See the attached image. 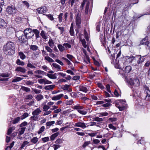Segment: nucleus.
Returning <instances> with one entry per match:
<instances>
[{"instance_id":"nucleus-1","label":"nucleus","mask_w":150,"mask_h":150,"mask_svg":"<svg viewBox=\"0 0 150 150\" xmlns=\"http://www.w3.org/2000/svg\"><path fill=\"white\" fill-rule=\"evenodd\" d=\"M15 45L11 41H8L3 47L4 53L6 54L11 55L14 54L15 52Z\"/></svg>"},{"instance_id":"nucleus-2","label":"nucleus","mask_w":150,"mask_h":150,"mask_svg":"<svg viewBox=\"0 0 150 150\" xmlns=\"http://www.w3.org/2000/svg\"><path fill=\"white\" fill-rule=\"evenodd\" d=\"M146 56H142L140 55H138L135 56L131 55L130 56H127L128 57V59L130 63H132V65L137 66L143 61V59H142V57H144Z\"/></svg>"},{"instance_id":"nucleus-3","label":"nucleus","mask_w":150,"mask_h":150,"mask_svg":"<svg viewBox=\"0 0 150 150\" xmlns=\"http://www.w3.org/2000/svg\"><path fill=\"white\" fill-rule=\"evenodd\" d=\"M132 75H129V80L127 81L131 86L133 85L135 87H138L139 85V80L138 79H135L133 80L132 77V76H134L135 75L134 73H132Z\"/></svg>"},{"instance_id":"nucleus-4","label":"nucleus","mask_w":150,"mask_h":150,"mask_svg":"<svg viewBox=\"0 0 150 150\" xmlns=\"http://www.w3.org/2000/svg\"><path fill=\"white\" fill-rule=\"evenodd\" d=\"M6 10L8 14L11 15L16 13V9L14 6L11 5L8 6Z\"/></svg>"},{"instance_id":"nucleus-5","label":"nucleus","mask_w":150,"mask_h":150,"mask_svg":"<svg viewBox=\"0 0 150 150\" xmlns=\"http://www.w3.org/2000/svg\"><path fill=\"white\" fill-rule=\"evenodd\" d=\"M81 13L79 11L77 13V14L75 18L76 23V25L79 28L80 26L81 23Z\"/></svg>"},{"instance_id":"nucleus-6","label":"nucleus","mask_w":150,"mask_h":150,"mask_svg":"<svg viewBox=\"0 0 150 150\" xmlns=\"http://www.w3.org/2000/svg\"><path fill=\"white\" fill-rule=\"evenodd\" d=\"M28 38L25 36V34L21 36V37H20L18 40H20V41L22 45L23 44H24L25 45L28 44Z\"/></svg>"},{"instance_id":"nucleus-7","label":"nucleus","mask_w":150,"mask_h":150,"mask_svg":"<svg viewBox=\"0 0 150 150\" xmlns=\"http://www.w3.org/2000/svg\"><path fill=\"white\" fill-rule=\"evenodd\" d=\"M75 126L78 127H81L82 128L84 129L88 126V125L83 122H78L75 124Z\"/></svg>"},{"instance_id":"nucleus-8","label":"nucleus","mask_w":150,"mask_h":150,"mask_svg":"<svg viewBox=\"0 0 150 150\" xmlns=\"http://www.w3.org/2000/svg\"><path fill=\"white\" fill-rule=\"evenodd\" d=\"M46 7L44 6L43 7L38 8L37 9V10L38 13H43L46 12Z\"/></svg>"},{"instance_id":"nucleus-9","label":"nucleus","mask_w":150,"mask_h":150,"mask_svg":"<svg viewBox=\"0 0 150 150\" xmlns=\"http://www.w3.org/2000/svg\"><path fill=\"white\" fill-rule=\"evenodd\" d=\"M7 24L4 20L1 18H0V28H4L6 27Z\"/></svg>"},{"instance_id":"nucleus-10","label":"nucleus","mask_w":150,"mask_h":150,"mask_svg":"<svg viewBox=\"0 0 150 150\" xmlns=\"http://www.w3.org/2000/svg\"><path fill=\"white\" fill-rule=\"evenodd\" d=\"M148 44H150V42L146 40V38H143L139 44V45H147Z\"/></svg>"},{"instance_id":"nucleus-11","label":"nucleus","mask_w":150,"mask_h":150,"mask_svg":"<svg viewBox=\"0 0 150 150\" xmlns=\"http://www.w3.org/2000/svg\"><path fill=\"white\" fill-rule=\"evenodd\" d=\"M64 95L62 94H61L56 96H54L52 98V99L54 100H57L60 99Z\"/></svg>"},{"instance_id":"nucleus-12","label":"nucleus","mask_w":150,"mask_h":150,"mask_svg":"<svg viewBox=\"0 0 150 150\" xmlns=\"http://www.w3.org/2000/svg\"><path fill=\"white\" fill-rule=\"evenodd\" d=\"M15 71H20L23 73H25L26 71V70L23 67H17Z\"/></svg>"},{"instance_id":"nucleus-13","label":"nucleus","mask_w":150,"mask_h":150,"mask_svg":"<svg viewBox=\"0 0 150 150\" xmlns=\"http://www.w3.org/2000/svg\"><path fill=\"white\" fill-rule=\"evenodd\" d=\"M47 76L50 78L52 79H56L57 78V74L55 73L53 74H47Z\"/></svg>"},{"instance_id":"nucleus-14","label":"nucleus","mask_w":150,"mask_h":150,"mask_svg":"<svg viewBox=\"0 0 150 150\" xmlns=\"http://www.w3.org/2000/svg\"><path fill=\"white\" fill-rule=\"evenodd\" d=\"M24 34V32L22 31H18L16 32V37L19 38L23 35Z\"/></svg>"},{"instance_id":"nucleus-15","label":"nucleus","mask_w":150,"mask_h":150,"mask_svg":"<svg viewBox=\"0 0 150 150\" xmlns=\"http://www.w3.org/2000/svg\"><path fill=\"white\" fill-rule=\"evenodd\" d=\"M15 129V127H10L8 130V131L7 134L8 135H9L12 131Z\"/></svg>"},{"instance_id":"nucleus-16","label":"nucleus","mask_w":150,"mask_h":150,"mask_svg":"<svg viewBox=\"0 0 150 150\" xmlns=\"http://www.w3.org/2000/svg\"><path fill=\"white\" fill-rule=\"evenodd\" d=\"M59 134V133L57 132L53 134L50 136V138L51 140L52 141L54 140L55 138Z\"/></svg>"},{"instance_id":"nucleus-17","label":"nucleus","mask_w":150,"mask_h":150,"mask_svg":"<svg viewBox=\"0 0 150 150\" xmlns=\"http://www.w3.org/2000/svg\"><path fill=\"white\" fill-rule=\"evenodd\" d=\"M52 66L54 67L57 69V71L59 70L62 71L61 67L59 65L57 64L56 63H53L52 64Z\"/></svg>"},{"instance_id":"nucleus-18","label":"nucleus","mask_w":150,"mask_h":150,"mask_svg":"<svg viewBox=\"0 0 150 150\" xmlns=\"http://www.w3.org/2000/svg\"><path fill=\"white\" fill-rule=\"evenodd\" d=\"M41 111L39 108H37L34 111L32 112V114L33 115H36L39 114V113L41 112Z\"/></svg>"},{"instance_id":"nucleus-19","label":"nucleus","mask_w":150,"mask_h":150,"mask_svg":"<svg viewBox=\"0 0 150 150\" xmlns=\"http://www.w3.org/2000/svg\"><path fill=\"white\" fill-rule=\"evenodd\" d=\"M54 86L55 85H54L47 86L45 87L44 88L45 90H52L53 89Z\"/></svg>"},{"instance_id":"nucleus-20","label":"nucleus","mask_w":150,"mask_h":150,"mask_svg":"<svg viewBox=\"0 0 150 150\" xmlns=\"http://www.w3.org/2000/svg\"><path fill=\"white\" fill-rule=\"evenodd\" d=\"M30 49L33 51H35L38 50V47L36 45H31L30 46Z\"/></svg>"},{"instance_id":"nucleus-21","label":"nucleus","mask_w":150,"mask_h":150,"mask_svg":"<svg viewBox=\"0 0 150 150\" xmlns=\"http://www.w3.org/2000/svg\"><path fill=\"white\" fill-rule=\"evenodd\" d=\"M89 4L90 3L89 2H87L86 3L85 11V13L86 14H87L88 13Z\"/></svg>"},{"instance_id":"nucleus-22","label":"nucleus","mask_w":150,"mask_h":150,"mask_svg":"<svg viewBox=\"0 0 150 150\" xmlns=\"http://www.w3.org/2000/svg\"><path fill=\"white\" fill-rule=\"evenodd\" d=\"M32 30L30 28H27L24 30L23 31L24 34H25L26 36L31 32Z\"/></svg>"},{"instance_id":"nucleus-23","label":"nucleus","mask_w":150,"mask_h":150,"mask_svg":"<svg viewBox=\"0 0 150 150\" xmlns=\"http://www.w3.org/2000/svg\"><path fill=\"white\" fill-rule=\"evenodd\" d=\"M23 78L20 77H16L14 79H13L12 81V82H15L17 81H19L22 80Z\"/></svg>"},{"instance_id":"nucleus-24","label":"nucleus","mask_w":150,"mask_h":150,"mask_svg":"<svg viewBox=\"0 0 150 150\" xmlns=\"http://www.w3.org/2000/svg\"><path fill=\"white\" fill-rule=\"evenodd\" d=\"M34 35V33L33 32V30L31 31L26 36L28 38V39H30V38H32V37Z\"/></svg>"},{"instance_id":"nucleus-25","label":"nucleus","mask_w":150,"mask_h":150,"mask_svg":"<svg viewBox=\"0 0 150 150\" xmlns=\"http://www.w3.org/2000/svg\"><path fill=\"white\" fill-rule=\"evenodd\" d=\"M132 70V67L130 66H128L126 67L125 68V72L129 73Z\"/></svg>"},{"instance_id":"nucleus-26","label":"nucleus","mask_w":150,"mask_h":150,"mask_svg":"<svg viewBox=\"0 0 150 150\" xmlns=\"http://www.w3.org/2000/svg\"><path fill=\"white\" fill-rule=\"evenodd\" d=\"M21 119V118L20 117H17L13 120V124H15L18 123Z\"/></svg>"},{"instance_id":"nucleus-27","label":"nucleus","mask_w":150,"mask_h":150,"mask_svg":"<svg viewBox=\"0 0 150 150\" xmlns=\"http://www.w3.org/2000/svg\"><path fill=\"white\" fill-rule=\"evenodd\" d=\"M38 140V138L37 137H33L32 139H31L30 141L31 142L33 143L34 144H35L37 143Z\"/></svg>"},{"instance_id":"nucleus-28","label":"nucleus","mask_w":150,"mask_h":150,"mask_svg":"<svg viewBox=\"0 0 150 150\" xmlns=\"http://www.w3.org/2000/svg\"><path fill=\"white\" fill-rule=\"evenodd\" d=\"M57 46L59 51L61 52H62L65 50V47L61 44H59Z\"/></svg>"},{"instance_id":"nucleus-29","label":"nucleus","mask_w":150,"mask_h":150,"mask_svg":"<svg viewBox=\"0 0 150 150\" xmlns=\"http://www.w3.org/2000/svg\"><path fill=\"white\" fill-rule=\"evenodd\" d=\"M25 129L26 127H21L19 132L18 134L20 135H21L23 134Z\"/></svg>"},{"instance_id":"nucleus-30","label":"nucleus","mask_w":150,"mask_h":150,"mask_svg":"<svg viewBox=\"0 0 150 150\" xmlns=\"http://www.w3.org/2000/svg\"><path fill=\"white\" fill-rule=\"evenodd\" d=\"M40 35L42 38L46 40L47 38V36L45 34L44 31L42 30L41 31Z\"/></svg>"},{"instance_id":"nucleus-31","label":"nucleus","mask_w":150,"mask_h":150,"mask_svg":"<svg viewBox=\"0 0 150 150\" xmlns=\"http://www.w3.org/2000/svg\"><path fill=\"white\" fill-rule=\"evenodd\" d=\"M18 54L21 59H23L25 58L26 56L22 52H19Z\"/></svg>"},{"instance_id":"nucleus-32","label":"nucleus","mask_w":150,"mask_h":150,"mask_svg":"<svg viewBox=\"0 0 150 150\" xmlns=\"http://www.w3.org/2000/svg\"><path fill=\"white\" fill-rule=\"evenodd\" d=\"M48 43L49 45L52 48L53 47L54 42H53V40L52 39H50L48 42Z\"/></svg>"},{"instance_id":"nucleus-33","label":"nucleus","mask_w":150,"mask_h":150,"mask_svg":"<svg viewBox=\"0 0 150 150\" xmlns=\"http://www.w3.org/2000/svg\"><path fill=\"white\" fill-rule=\"evenodd\" d=\"M43 98V96L41 94L38 95L36 97V99L38 101L40 100Z\"/></svg>"},{"instance_id":"nucleus-34","label":"nucleus","mask_w":150,"mask_h":150,"mask_svg":"<svg viewBox=\"0 0 150 150\" xmlns=\"http://www.w3.org/2000/svg\"><path fill=\"white\" fill-rule=\"evenodd\" d=\"M63 14L62 13H60L58 16L59 22V23H61L62 21V16Z\"/></svg>"},{"instance_id":"nucleus-35","label":"nucleus","mask_w":150,"mask_h":150,"mask_svg":"<svg viewBox=\"0 0 150 150\" xmlns=\"http://www.w3.org/2000/svg\"><path fill=\"white\" fill-rule=\"evenodd\" d=\"M16 62L18 65L23 66L24 64V62L23 61H21L19 59H18Z\"/></svg>"},{"instance_id":"nucleus-36","label":"nucleus","mask_w":150,"mask_h":150,"mask_svg":"<svg viewBox=\"0 0 150 150\" xmlns=\"http://www.w3.org/2000/svg\"><path fill=\"white\" fill-rule=\"evenodd\" d=\"M21 88L22 90L25 91L26 92H30V89L29 88L25 86H23Z\"/></svg>"},{"instance_id":"nucleus-37","label":"nucleus","mask_w":150,"mask_h":150,"mask_svg":"<svg viewBox=\"0 0 150 150\" xmlns=\"http://www.w3.org/2000/svg\"><path fill=\"white\" fill-rule=\"evenodd\" d=\"M87 0H84L82 3L81 4V6H80V9L81 10H82L83 9V7H84V5L85 4L86 2H87Z\"/></svg>"},{"instance_id":"nucleus-38","label":"nucleus","mask_w":150,"mask_h":150,"mask_svg":"<svg viewBox=\"0 0 150 150\" xmlns=\"http://www.w3.org/2000/svg\"><path fill=\"white\" fill-rule=\"evenodd\" d=\"M79 90L85 92H87L88 91L86 88L84 86H81L80 87Z\"/></svg>"},{"instance_id":"nucleus-39","label":"nucleus","mask_w":150,"mask_h":150,"mask_svg":"<svg viewBox=\"0 0 150 150\" xmlns=\"http://www.w3.org/2000/svg\"><path fill=\"white\" fill-rule=\"evenodd\" d=\"M62 59L65 60L68 65L70 66H71V65H72V64L68 59L63 57L62 58Z\"/></svg>"},{"instance_id":"nucleus-40","label":"nucleus","mask_w":150,"mask_h":150,"mask_svg":"<svg viewBox=\"0 0 150 150\" xmlns=\"http://www.w3.org/2000/svg\"><path fill=\"white\" fill-rule=\"evenodd\" d=\"M28 116V114L27 112L24 113V114L21 116V119L23 120Z\"/></svg>"},{"instance_id":"nucleus-41","label":"nucleus","mask_w":150,"mask_h":150,"mask_svg":"<svg viewBox=\"0 0 150 150\" xmlns=\"http://www.w3.org/2000/svg\"><path fill=\"white\" fill-rule=\"evenodd\" d=\"M45 59L50 62H54V60L48 56H46L45 57Z\"/></svg>"},{"instance_id":"nucleus-42","label":"nucleus","mask_w":150,"mask_h":150,"mask_svg":"<svg viewBox=\"0 0 150 150\" xmlns=\"http://www.w3.org/2000/svg\"><path fill=\"white\" fill-rule=\"evenodd\" d=\"M10 74L8 73H2L0 74V76L3 77H7L9 76Z\"/></svg>"},{"instance_id":"nucleus-43","label":"nucleus","mask_w":150,"mask_h":150,"mask_svg":"<svg viewBox=\"0 0 150 150\" xmlns=\"http://www.w3.org/2000/svg\"><path fill=\"white\" fill-rule=\"evenodd\" d=\"M70 85L66 84L64 86H63L62 88L64 90H67L69 89Z\"/></svg>"},{"instance_id":"nucleus-44","label":"nucleus","mask_w":150,"mask_h":150,"mask_svg":"<svg viewBox=\"0 0 150 150\" xmlns=\"http://www.w3.org/2000/svg\"><path fill=\"white\" fill-rule=\"evenodd\" d=\"M73 108L74 109L80 110V109H82V106H81L79 105H76L74 106L73 107Z\"/></svg>"},{"instance_id":"nucleus-45","label":"nucleus","mask_w":150,"mask_h":150,"mask_svg":"<svg viewBox=\"0 0 150 150\" xmlns=\"http://www.w3.org/2000/svg\"><path fill=\"white\" fill-rule=\"evenodd\" d=\"M45 129V127L44 126H42L40 129L38 131V133L40 134L42 132H43Z\"/></svg>"},{"instance_id":"nucleus-46","label":"nucleus","mask_w":150,"mask_h":150,"mask_svg":"<svg viewBox=\"0 0 150 150\" xmlns=\"http://www.w3.org/2000/svg\"><path fill=\"white\" fill-rule=\"evenodd\" d=\"M28 123L26 122H24L21 123L20 125V127H24L27 125Z\"/></svg>"},{"instance_id":"nucleus-47","label":"nucleus","mask_w":150,"mask_h":150,"mask_svg":"<svg viewBox=\"0 0 150 150\" xmlns=\"http://www.w3.org/2000/svg\"><path fill=\"white\" fill-rule=\"evenodd\" d=\"M29 143V142L27 141H24L22 145H21V148L23 149L24 147L26 145Z\"/></svg>"},{"instance_id":"nucleus-48","label":"nucleus","mask_w":150,"mask_h":150,"mask_svg":"<svg viewBox=\"0 0 150 150\" xmlns=\"http://www.w3.org/2000/svg\"><path fill=\"white\" fill-rule=\"evenodd\" d=\"M33 116H32L30 118L31 120H36L38 119L39 116L38 115H33Z\"/></svg>"},{"instance_id":"nucleus-49","label":"nucleus","mask_w":150,"mask_h":150,"mask_svg":"<svg viewBox=\"0 0 150 150\" xmlns=\"http://www.w3.org/2000/svg\"><path fill=\"white\" fill-rule=\"evenodd\" d=\"M35 73L38 74H43L45 73L44 71L40 70H37L34 71Z\"/></svg>"},{"instance_id":"nucleus-50","label":"nucleus","mask_w":150,"mask_h":150,"mask_svg":"<svg viewBox=\"0 0 150 150\" xmlns=\"http://www.w3.org/2000/svg\"><path fill=\"white\" fill-rule=\"evenodd\" d=\"M91 144V142L90 141L86 142H84L83 144L82 145V147L85 148L88 144Z\"/></svg>"},{"instance_id":"nucleus-51","label":"nucleus","mask_w":150,"mask_h":150,"mask_svg":"<svg viewBox=\"0 0 150 150\" xmlns=\"http://www.w3.org/2000/svg\"><path fill=\"white\" fill-rule=\"evenodd\" d=\"M54 123L55 121H54L48 122L46 123V125L48 126H50L54 124Z\"/></svg>"},{"instance_id":"nucleus-52","label":"nucleus","mask_w":150,"mask_h":150,"mask_svg":"<svg viewBox=\"0 0 150 150\" xmlns=\"http://www.w3.org/2000/svg\"><path fill=\"white\" fill-rule=\"evenodd\" d=\"M94 120L98 122H100L103 121V119L102 118H100L98 117H96L94 118Z\"/></svg>"},{"instance_id":"nucleus-53","label":"nucleus","mask_w":150,"mask_h":150,"mask_svg":"<svg viewBox=\"0 0 150 150\" xmlns=\"http://www.w3.org/2000/svg\"><path fill=\"white\" fill-rule=\"evenodd\" d=\"M42 140L44 142H45L48 141L49 140V138L48 137H46L42 138Z\"/></svg>"},{"instance_id":"nucleus-54","label":"nucleus","mask_w":150,"mask_h":150,"mask_svg":"<svg viewBox=\"0 0 150 150\" xmlns=\"http://www.w3.org/2000/svg\"><path fill=\"white\" fill-rule=\"evenodd\" d=\"M33 96L32 95H28L26 96L25 100H30L33 98Z\"/></svg>"},{"instance_id":"nucleus-55","label":"nucleus","mask_w":150,"mask_h":150,"mask_svg":"<svg viewBox=\"0 0 150 150\" xmlns=\"http://www.w3.org/2000/svg\"><path fill=\"white\" fill-rule=\"evenodd\" d=\"M63 45L65 46L66 48H70L71 47V45L68 43H64L63 44Z\"/></svg>"},{"instance_id":"nucleus-56","label":"nucleus","mask_w":150,"mask_h":150,"mask_svg":"<svg viewBox=\"0 0 150 150\" xmlns=\"http://www.w3.org/2000/svg\"><path fill=\"white\" fill-rule=\"evenodd\" d=\"M84 33L85 38L86 40H88V33L85 30H84Z\"/></svg>"},{"instance_id":"nucleus-57","label":"nucleus","mask_w":150,"mask_h":150,"mask_svg":"<svg viewBox=\"0 0 150 150\" xmlns=\"http://www.w3.org/2000/svg\"><path fill=\"white\" fill-rule=\"evenodd\" d=\"M80 77L79 76H75L73 77L72 79L74 80H77L80 79Z\"/></svg>"},{"instance_id":"nucleus-58","label":"nucleus","mask_w":150,"mask_h":150,"mask_svg":"<svg viewBox=\"0 0 150 150\" xmlns=\"http://www.w3.org/2000/svg\"><path fill=\"white\" fill-rule=\"evenodd\" d=\"M81 42L84 48H86V47L87 45L86 44V42L85 40L84 39L82 40L81 41Z\"/></svg>"},{"instance_id":"nucleus-59","label":"nucleus","mask_w":150,"mask_h":150,"mask_svg":"<svg viewBox=\"0 0 150 150\" xmlns=\"http://www.w3.org/2000/svg\"><path fill=\"white\" fill-rule=\"evenodd\" d=\"M78 111L80 113L83 115H86L87 113V112L85 111L79 110Z\"/></svg>"},{"instance_id":"nucleus-60","label":"nucleus","mask_w":150,"mask_h":150,"mask_svg":"<svg viewBox=\"0 0 150 150\" xmlns=\"http://www.w3.org/2000/svg\"><path fill=\"white\" fill-rule=\"evenodd\" d=\"M45 48L47 50V51L50 52H52V49H51L48 46H47L45 47Z\"/></svg>"},{"instance_id":"nucleus-61","label":"nucleus","mask_w":150,"mask_h":150,"mask_svg":"<svg viewBox=\"0 0 150 150\" xmlns=\"http://www.w3.org/2000/svg\"><path fill=\"white\" fill-rule=\"evenodd\" d=\"M45 81V79H40L38 80V82L41 84L44 83Z\"/></svg>"},{"instance_id":"nucleus-62","label":"nucleus","mask_w":150,"mask_h":150,"mask_svg":"<svg viewBox=\"0 0 150 150\" xmlns=\"http://www.w3.org/2000/svg\"><path fill=\"white\" fill-rule=\"evenodd\" d=\"M69 32L71 35L74 36V31L72 27L70 28Z\"/></svg>"},{"instance_id":"nucleus-63","label":"nucleus","mask_w":150,"mask_h":150,"mask_svg":"<svg viewBox=\"0 0 150 150\" xmlns=\"http://www.w3.org/2000/svg\"><path fill=\"white\" fill-rule=\"evenodd\" d=\"M33 91L36 93H40L41 91L40 90H38L36 89H33Z\"/></svg>"},{"instance_id":"nucleus-64","label":"nucleus","mask_w":150,"mask_h":150,"mask_svg":"<svg viewBox=\"0 0 150 150\" xmlns=\"http://www.w3.org/2000/svg\"><path fill=\"white\" fill-rule=\"evenodd\" d=\"M26 84L27 85H33L34 84V82L29 80L26 82Z\"/></svg>"}]
</instances>
